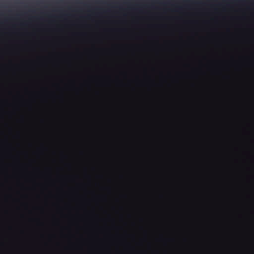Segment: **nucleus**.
<instances>
[{"mask_svg":"<svg viewBox=\"0 0 254 254\" xmlns=\"http://www.w3.org/2000/svg\"><path fill=\"white\" fill-rule=\"evenodd\" d=\"M188 2V9H190V0H187Z\"/></svg>","mask_w":254,"mask_h":254,"instance_id":"1","label":"nucleus"}]
</instances>
